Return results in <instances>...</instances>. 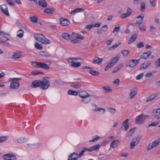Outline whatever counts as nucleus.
<instances>
[{"instance_id":"nucleus-54","label":"nucleus","mask_w":160,"mask_h":160,"mask_svg":"<svg viewBox=\"0 0 160 160\" xmlns=\"http://www.w3.org/2000/svg\"><path fill=\"white\" fill-rule=\"evenodd\" d=\"M159 122H153L152 124H149L148 125V127H152V126L155 127V126H157L159 124Z\"/></svg>"},{"instance_id":"nucleus-52","label":"nucleus","mask_w":160,"mask_h":160,"mask_svg":"<svg viewBox=\"0 0 160 160\" xmlns=\"http://www.w3.org/2000/svg\"><path fill=\"white\" fill-rule=\"evenodd\" d=\"M121 44V42H119L118 44L117 43L115 44V45H113L112 47L109 48L108 49L110 50H112L117 48L118 46L120 44Z\"/></svg>"},{"instance_id":"nucleus-13","label":"nucleus","mask_w":160,"mask_h":160,"mask_svg":"<svg viewBox=\"0 0 160 160\" xmlns=\"http://www.w3.org/2000/svg\"><path fill=\"white\" fill-rule=\"evenodd\" d=\"M132 12V11L131 9L129 8H128L127 9V12L125 13L122 14L120 16V18L122 19L126 18L131 15Z\"/></svg>"},{"instance_id":"nucleus-41","label":"nucleus","mask_w":160,"mask_h":160,"mask_svg":"<svg viewBox=\"0 0 160 160\" xmlns=\"http://www.w3.org/2000/svg\"><path fill=\"white\" fill-rule=\"evenodd\" d=\"M30 18L31 21L34 23H37L38 20V18L35 16L31 17Z\"/></svg>"},{"instance_id":"nucleus-21","label":"nucleus","mask_w":160,"mask_h":160,"mask_svg":"<svg viewBox=\"0 0 160 160\" xmlns=\"http://www.w3.org/2000/svg\"><path fill=\"white\" fill-rule=\"evenodd\" d=\"M21 56V52L17 51L13 53L12 58L14 59H16L19 58Z\"/></svg>"},{"instance_id":"nucleus-4","label":"nucleus","mask_w":160,"mask_h":160,"mask_svg":"<svg viewBox=\"0 0 160 160\" xmlns=\"http://www.w3.org/2000/svg\"><path fill=\"white\" fill-rule=\"evenodd\" d=\"M86 151L84 148L79 155L76 152H73L68 156V160H77L78 158L81 157Z\"/></svg>"},{"instance_id":"nucleus-38","label":"nucleus","mask_w":160,"mask_h":160,"mask_svg":"<svg viewBox=\"0 0 160 160\" xmlns=\"http://www.w3.org/2000/svg\"><path fill=\"white\" fill-rule=\"evenodd\" d=\"M150 31L151 32L152 34L155 35L156 32V28L152 25L150 26Z\"/></svg>"},{"instance_id":"nucleus-9","label":"nucleus","mask_w":160,"mask_h":160,"mask_svg":"<svg viewBox=\"0 0 160 160\" xmlns=\"http://www.w3.org/2000/svg\"><path fill=\"white\" fill-rule=\"evenodd\" d=\"M141 139V138L138 137L134 138L130 143V148L131 149L134 148L135 145H137Z\"/></svg>"},{"instance_id":"nucleus-44","label":"nucleus","mask_w":160,"mask_h":160,"mask_svg":"<svg viewBox=\"0 0 160 160\" xmlns=\"http://www.w3.org/2000/svg\"><path fill=\"white\" fill-rule=\"evenodd\" d=\"M100 145L98 144L96 145L92 146V151H97L98 150L99 148H100Z\"/></svg>"},{"instance_id":"nucleus-10","label":"nucleus","mask_w":160,"mask_h":160,"mask_svg":"<svg viewBox=\"0 0 160 160\" xmlns=\"http://www.w3.org/2000/svg\"><path fill=\"white\" fill-rule=\"evenodd\" d=\"M60 25L62 26H66L69 25L70 23L69 21L66 18H61L59 19Z\"/></svg>"},{"instance_id":"nucleus-49","label":"nucleus","mask_w":160,"mask_h":160,"mask_svg":"<svg viewBox=\"0 0 160 160\" xmlns=\"http://www.w3.org/2000/svg\"><path fill=\"white\" fill-rule=\"evenodd\" d=\"M8 138L7 136H2L0 137V143L6 141Z\"/></svg>"},{"instance_id":"nucleus-51","label":"nucleus","mask_w":160,"mask_h":160,"mask_svg":"<svg viewBox=\"0 0 160 160\" xmlns=\"http://www.w3.org/2000/svg\"><path fill=\"white\" fill-rule=\"evenodd\" d=\"M108 109L109 110V111L112 114H114L116 112V109L113 108H108Z\"/></svg>"},{"instance_id":"nucleus-43","label":"nucleus","mask_w":160,"mask_h":160,"mask_svg":"<svg viewBox=\"0 0 160 160\" xmlns=\"http://www.w3.org/2000/svg\"><path fill=\"white\" fill-rule=\"evenodd\" d=\"M7 40H9V39H8V38L5 37H2L1 38H0V43L1 44H2V43H3Z\"/></svg>"},{"instance_id":"nucleus-32","label":"nucleus","mask_w":160,"mask_h":160,"mask_svg":"<svg viewBox=\"0 0 160 160\" xmlns=\"http://www.w3.org/2000/svg\"><path fill=\"white\" fill-rule=\"evenodd\" d=\"M137 38V36L136 35H133L130 39L129 40L128 43L130 44L133 42Z\"/></svg>"},{"instance_id":"nucleus-26","label":"nucleus","mask_w":160,"mask_h":160,"mask_svg":"<svg viewBox=\"0 0 160 160\" xmlns=\"http://www.w3.org/2000/svg\"><path fill=\"white\" fill-rule=\"evenodd\" d=\"M158 93H155L154 94L151 95L148 98L146 101L147 102H148V101L152 100L157 97L158 96Z\"/></svg>"},{"instance_id":"nucleus-14","label":"nucleus","mask_w":160,"mask_h":160,"mask_svg":"<svg viewBox=\"0 0 160 160\" xmlns=\"http://www.w3.org/2000/svg\"><path fill=\"white\" fill-rule=\"evenodd\" d=\"M19 86L18 82H12L10 85V88L11 89H18Z\"/></svg>"},{"instance_id":"nucleus-46","label":"nucleus","mask_w":160,"mask_h":160,"mask_svg":"<svg viewBox=\"0 0 160 160\" xmlns=\"http://www.w3.org/2000/svg\"><path fill=\"white\" fill-rule=\"evenodd\" d=\"M11 154L8 153L3 155V158L5 160H9Z\"/></svg>"},{"instance_id":"nucleus-31","label":"nucleus","mask_w":160,"mask_h":160,"mask_svg":"<svg viewBox=\"0 0 160 160\" xmlns=\"http://www.w3.org/2000/svg\"><path fill=\"white\" fill-rule=\"evenodd\" d=\"M44 12L47 13L52 14L53 12V9L52 8H47L44 10Z\"/></svg>"},{"instance_id":"nucleus-24","label":"nucleus","mask_w":160,"mask_h":160,"mask_svg":"<svg viewBox=\"0 0 160 160\" xmlns=\"http://www.w3.org/2000/svg\"><path fill=\"white\" fill-rule=\"evenodd\" d=\"M123 64L122 63L118 64L117 67L114 69L112 71V72L115 73L120 70L123 67Z\"/></svg>"},{"instance_id":"nucleus-29","label":"nucleus","mask_w":160,"mask_h":160,"mask_svg":"<svg viewBox=\"0 0 160 160\" xmlns=\"http://www.w3.org/2000/svg\"><path fill=\"white\" fill-rule=\"evenodd\" d=\"M39 55L42 56L46 57H50L51 55L50 54L44 51H41L39 52Z\"/></svg>"},{"instance_id":"nucleus-12","label":"nucleus","mask_w":160,"mask_h":160,"mask_svg":"<svg viewBox=\"0 0 160 160\" xmlns=\"http://www.w3.org/2000/svg\"><path fill=\"white\" fill-rule=\"evenodd\" d=\"M1 9L2 12L4 14L7 16H9L10 15L8 12V9L7 6L3 4L1 6Z\"/></svg>"},{"instance_id":"nucleus-37","label":"nucleus","mask_w":160,"mask_h":160,"mask_svg":"<svg viewBox=\"0 0 160 160\" xmlns=\"http://www.w3.org/2000/svg\"><path fill=\"white\" fill-rule=\"evenodd\" d=\"M35 47L37 49L42 50V44H39L38 42H36L34 44Z\"/></svg>"},{"instance_id":"nucleus-33","label":"nucleus","mask_w":160,"mask_h":160,"mask_svg":"<svg viewBox=\"0 0 160 160\" xmlns=\"http://www.w3.org/2000/svg\"><path fill=\"white\" fill-rule=\"evenodd\" d=\"M81 65V63L80 62H73L71 64V66L73 68H78L80 67Z\"/></svg>"},{"instance_id":"nucleus-15","label":"nucleus","mask_w":160,"mask_h":160,"mask_svg":"<svg viewBox=\"0 0 160 160\" xmlns=\"http://www.w3.org/2000/svg\"><path fill=\"white\" fill-rule=\"evenodd\" d=\"M128 120L129 119H127L123 122L122 123L123 126L122 127V130L124 129L125 131L128 130L129 126Z\"/></svg>"},{"instance_id":"nucleus-36","label":"nucleus","mask_w":160,"mask_h":160,"mask_svg":"<svg viewBox=\"0 0 160 160\" xmlns=\"http://www.w3.org/2000/svg\"><path fill=\"white\" fill-rule=\"evenodd\" d=\"M84 11V9L82 8H77L75 9L74 10L72 11L70 13L73 14L76 12H82Z\"/></svg>"},{"instance_id":"nucleus-39","label":"nucleus","mask_w":160,"mask_h":160,"mask_svg":"<svg viewBox=\"0 0 160 160\" xmlns=\"http://www.w3.org/2000/svg\"><path fill=\"white\" fill-rule=\"evenodd\" d=\"M82 99L81 100L82 102L85 104H87L90 102L91 100V99L88 98H82Z\"/></svg>"},{"instance_id":"nucleus-25","label":"nucleus","mask_w":160,"mask_h":160,"mask_svg":"<svg viewBox=\"0 0 160 160\" xmlns=\"http://www.w3.org/2000/svg\"><path fill=\"white\" fill-rule=\"evenodd\" d=\"M108 30V26L105 25L103 26L102 28L101 29L99 30L98 31V33L100 34L102 32H106Z\"/></svg>"},{"instance_id":"nucleus-40","label":"nucleus","mask_w":160,"mask_h":160,"mask_svg":"<svg viewBox=\"0 0 160 160\" xmlns=\"http://www.w3.org/2000/svg\"><path fill=\"white\" fill-rule=\"evenodd\" d=\"M71 86L76 89H78L82 87V85L80 83H78L77 84L72 85Z\"/></svg>"},{"instance_id":"nucleus-2","label":"nucleus","mask_w":160,"mask_h":160,"mask_svg":"<svg viewBox=\"0 0 160 160\" xmlns=\"http://www.w3.org/2000/svg\"><path fill=\"white\" fill-rule=\"evenodd\" d=\"M50 82L46 79L43 78L41 80H36L33 81L31 87L35 88L38 87H41L42 89H46L50 86Z\"/></svg>"},{"instance_id":"nucleus-35","label":"nucleus","mask_w":160,"mask_h":160,"mask_svg":"<svg viewBox=\"0 0 160 160\" xmlns=\"http://www.w3.org/2000/svg\"><path fill=\"white\" fill-rule=\"evenodd\" d=\"M119 58L117 57H115L113 58L111 61V62H112L113 65L116 63L119 60Z\"/></svg>"},{"instance_id":"nucleus-48","label":"nucleus","mask_w":160,"mask_h":160,"mask_svg":"<svg viewBox=\"0 0 160 160\" xmlns=\"http://www.w3.org/2000/svg\"><path fill=\"white\" fill-rule=\"evenodd\" d=\"M130 52L128 50H125L122 51V53L124 56H127L129 53Z\"/></svg>"},{"instance_id":"nucleus-5","label":"nucleus","mask_w":160,"mask_h":160,"mask_svg":"<svg viewBox=\"0 0 160 160\" xmlns=\"http://www.w3.org/2000/svg\"><path fill=\"white\" fill-rule=\"evenodd\" d=\"M150 116L148 115H145L142 113L137 117L135 120V122L136 124H141L143 123L144 121L147 119L149 118Z\"/></svg>"},{"instance_id":"nucleus-22","label":"nucleus","mask_w":160,"mask_h":160,"mask_svg":"<svg viewBox=\"0 0 160 160\" xmlns=\"http://www.w3.org/2000/svg\"><path fill=\"white\" fill-rule=\"evenodd\" d=\"M119 141L118 140L113 141L110 144V147L112 148H116L118 147Z\"/></svg>"},{"instance_id":"nucleus-59","label":"nucleus","mask_w":160,"mask_h":160,"mask_svg":"<svg viewBox=\"0 0 160 160\" xmlns=\"http://www.w3.org/2000/svg\"><path fill=\"white\" fill-rule=\"evenodd\" d=\"M144 43L142 42H140L138 44V47L139 48H141L144 47Z\"/></svg>"},{"instance_id":"nucleus-23","label":"nucleus","mask_w":160,"mask_h":160,"mask_svg":"<svg viewBox=\"0 0 160 160\" xmlns=\"http://www.w3.org/2000/svg\"><path fill=\"white\" fill-rule=\"evenodd\" d=\"M103 60V59L99 58L96 56L94 58L92 62L93 63H96L100 64L102 62Z\"/></svg>"},{"instance_id":"nucleus-30","label":"nucleus","mask_w":160,"mask_h":160,"mask_svg":"<svg viewBox=\"0 0 160 160\" xmlns=\"http://www.w3.org/2000/svg\"><path fill=\"white\" fill-rule=\"evenodd\" d=\"M68 93L70 95L77 96L78 95V92L77 91L70 90L68 91Z\"/></svg>"},{"instance_id":"nucleus-63","label":"nucleus","mask_w":160,"mask_h":160,"mask_svg":"<svg viewBox=\"0 0 160 160\" xmlns=\"http://www.w3.org/2000/svg\"><path fill=\"white\" fill-rule=\"evenodd\" d=\"M147 68V67L146 65V64L145 63H142L140 69H145Z\"/></svg>"},{"instance_id":"nucleus-18","label":"nucleus","mask_w":160,"mask_h":160,"mask_svg":"<svg viewBox=\"0 0 160 160\" xmlns=\"http://www.w3.org/2000/svg\"><path fill=\"white\" fill-rule=\"evenodd\" d=\"M152 52L151 51H149L146 52H145L141 56L140 59H143L145 60L149 57L152 54Z\"/></svg>"},{"instance_id":"nucleus-28","label":"nucleus","mask_w":160,"mask_h":160,"mask_svg":"<svg viewBox=\"0 0 160 160\" xmlns=\"http://www.w3.org/2000/svg\"><path fill=\"white\" fill-rule=\"evenodd\" d=\"M146 2H141L140 4V9L142 12L144 11L146 8Z\"/></svg>"},{"instance_id":"nucleus-1","label":"nucleus","mask_w":160,"mask_h":160,"mask_svg":"<svg viewBox=\"0 0 160 160\" xmlns=\"http://www.w3.org/2000/svg\"><path fill=\"white\" fill-rule=\"evenodd\" d=\"M62 36L64 39L66 40H68L71 38H74V39L71 40V42L73 43H79L80 42L78 40V39L83 40L85 39L84 37L74 32H73L72 35L67 33H63L62 34Z\"/></svg>"},{"instance_id":"nucleus-11","label":"nucleus","mask_w":160,"mask_h":160,"mask_svg":"<svg viewBox=\"0 0 160 160\" xmlns=\"http://www.w3.org/2000/svg\"><path fill=\"white\" fill-rule=\"evenodd\" d=\"M34 2L44 8H46L47 6V3L45 0H34Z\"/></svg>"},{"instance_id":"nucleus-8","label":"nucleus","mask_w":160,"mask_h":160,"mask_svg":"<svg viewBox=\"0 0 160 160\" xmlns=\"http://www.w3.org/2000/svg\"><path fill=\"white\" fill-rule=\"evenodd\" d=\"M82 69H89V72L92 75L94 76H97L99 75V72L94 71V70H93L92 69V68L90 67H88V66H84V67L82 68Z\"/></svg>"},{"instance_id":"nucleus-47","label":"nucleus","mask_w":160,"mask_h":160,"mask_svg":"<svg viewBox=\"0 0 160 160\" xmlns=\"http://www.w3.org/2000/svg\"><path fill=\"white\" fill-rule=\"evenodd\" d=\"M135 129V127L131 129L128 132V135L129 136H131L134 132Z\"/></svg>"},{"instance_id":"nucleus-64","label":"nucleus","mask_w":160,"mask_h":160,"mask_svg":"<svg viewBox=\"0 0 160 160\" xmlns=\"http://www.w3.org/2000/svg\"><path fill=\"white\" fill-rule=\"evenodd\" d=\"M155 65L158 67H160V58L158 59L155 62Z\"/></svg>"},{"instance_id":"nucleus-27","label":"nucleus","mask_w":160,"mask_h":160,"mask_svg":"<svg viewBox=\"0 0 160 160\" xmlns=\"http://www.w3.org/2000/svg\"><path fill=\"white\" fill-rule=\"evenodd\" d=\"M27 140V139L25 138L21 137L17 139V141L18 143H21L25 142Z\"/></svg>"},{"instance_id":"nucleus-3","label":"nucleus","mask_w":160,"mask_h":160,"mask_svg":"<svg viewBox=\"0 0 160 160\" xmlns=\"http://www.w3.org/2000/svg\"><path fill=\"white\" fill-rule=\"evenodd\" d=\"M34 37L37 41L44 44H47L50 43V41L42 34H35L34 35Z\"/></svg>"},{"instance_id":"nucleus-42","label":"nucleus","mask_w":160,"mask_h":160,"mask_svg":"<svg viewBox=\"0 0 160 160\" xmlns=\"http://www.w3.org/2000/svg\"><path fill=\"white\" fill-rule=\"evenodd\" d=\"M102 88L104 90V92L105 93L109 92L112 91V89L108 87H103Z\"/></svg>"},{"instance_id":"nucleus-57","label":"nucleus","mask_w":160,"mask_h":160,"mask_svg":"<svg viewBox=\"0 0 160 160\" xmlns=\"http://www.w3.org/2000/svg\"><path fill=\"white\" fill-rule=\"evenodd\" d=\"M143 76V73H141L140 74H139V75H138L136 77V79L138 80H140L141 79L142 77V76Z\"/></svg>"},{"instance_id":"nucleus-61","label":"nucleus","mask_w":160,"mask_h":160,"mask_svg":"<svg viewBox=\"0 0 160 160\" xmlns=\"http://www.w3.org/2000/svg\"><path fill=\"white\" fill-rule=\"evenodd\" d=\"M120 27L119 26L117 27L116 26L114 29L113 32L114 33L115 32H118L120 30Z\"/></svg>"},{"instance_id":"nucleus-19","label":"nucleus","mask_w":160,"mask_h":160,"mask_svg":"<svg viewBox=\"0 0 160 160\" xmlns=\"http://www.w3.org/2000/svg\"><path fill=\"white\" fill-rule=\"evenodd\" d=\"M138 90L136 88H134L132 89L130 94V97L131 98H133L137 94Z\"/></svg>"},{"instance_id":"nucleus-62","label":"nucleus","mask_w":160,"mask_h":160,"mask_svg":"<svg viewBox=\"0 0 160 160\" xmlns=\"http://www.w3.org/2000/svg\"><path fill=\"white\" fill-rule=\"evenodd\" d=\"M93 24H91L89 25L86 26V28L90 30L93 27Z\"/></svg>"},{"instance_id":"nucleus-20","label":"nucleus","mask_w":160,"mask_h":160,"mask_svg":"<svg viewBox=\"0 0 160 160\" xmlns=\"http://www.w3.org/2000/svg\"><path fill=\"white\" fill-rule=\"evenodd\" d=\"M144 17V15L142 14V15H139L137 17V19L136 23L139 25L142 24L143 22V19Z\"/></svg>"},{"instance_id":"nucleus-53","label":"nucleus","mask_w":160,"mask_h":160,"mask_svg":"<svg viewBox=\"0 0 160 160\" xmlns=\"http://www.w3.org/2000/svg\"><path fill=\"white\" fill-rule=\"evenodd\" d=\"M7 2L10 6H14L15 3L13 0H7Z\"/></svg>"},{"instance_id":"nucleus-58","label":"nucleus","mask_w":160,"mask_h":160,"mask_svg":"<svg viewBox=\"0 0 160 160\" xmlns=\"http://www.w3.org/2000/svg\"><path fill=\"white\" fill-rule=\"evenodd\" d=\"M9 160H16V158L15 155L11 154Z\"/></svg>"},{"instance_id":"nucleus-6","label":"nucleus","mask_w":160,"mask_h":160,"mask_svg":"<svg viewBox=\"0 0 160 160\" xmlns=\"http://www.w3.org/2000/svg\"><path fill=\"white\" fill-rule=\"evenodd\" d=\"M32 63L34 67H38L47 70L49 69V66L46 63L37 62H32Z\"/></svg>"},{"instance_id":"nucleus-45","label":"nucleus","mask_w":160,"mask_h":160,"mask_svg":"<svg viewBox=\"0 0 160 160\" xmlns=\"http://www.w3.org/2000/svg\"><path fill=\"white\" fill-rule=\"evenodd\" d=\"M112 63L111 62L109 63L105 67V70L106 71L108 70L110 68L112 67L113 66V65Z\"/></svg>"},{"instance_id":"nucleus-50","label":"nucleus","mask_w":160,"mask_h":160,"mask_svg":"<svg viewBox=\"0 0 160 160\" xmlns=\"http://www.w3.org/2000/svg\"><path fill=\"white\" fill-rule=\"evenodd\" d=\"M102 110L103 111V113H104L105 112V110L104 109L101 108H96L95 109L93 110V111L94 112L100 111Z\"/></svg>"},{"instance_id":"nucleus-56","label":"nucleus","mask_w":160,"mask_h":160,"mask_svg":"<svg viewBox=\"0 0 160 160\" xmlns=\"http://www.w3.org/2000/svg\"><path fill=\"white\" fill-rule=\"evenodd\" d=\"M138 27L139 29L142 31H145L146 30V28H144L143 25H140V24L138 25Z\"/></svg>"},{"instance_id":"nucleus-55","label":"nucleus","mask_w":160,"mask_h":160,"mask_svg":"<svg viewBox=\"0 0 160 160\" xmlns=\"http://www.w3.org/2000/svg\"><path fill=\"white\" fill-rule=\"evenodd\" d=\"M42 73H43L42 72H39L37 70L33 71L32 72V74L33 75H38Z\"/></svg>"},{"instance_id":"nucleus-16","label":"nucleus","mask_w":160,"mask_h":160,"mask_svg":"<svg viewBox=\"0 0 160 160\" xmlns=\"http://www.w3.org/2000/svg\"><path fill=\"white\" fill-rule=\"evenodd\" d=\"M79 96L82 98H88L90 96V94L85 91H79L78 92Z\"/></svg>"},{"instance_id":"nucleus-34","label":"nucleus","mask_w":160,"mask_h":160,"mask_svg":"<svg viewBox=\"0 0 160 160\" xmlns=\"http://www.w3.org/2000/svg\"><path fill=\"white\" fill-rule=\"evenodd\" d=\"M23 33V31L22 29L19 30L17 32V36L20 38L22 37Z\"/></svg>"},{"instance_id":"nucleus-17","label":"nucleus","mask_w":160,"mask_h":160,"mask_svg":"<svg viewBox=\"0 0 160 160\" xmlns=\"http://www.w3.org/2000/svg\"><path fill=\"white\" fill-rule=\"evenodd\" d=\"M140 60V58L138 59H132L130 60V65L129 66L130 68H132L136 65Z\"/></svg>"},{"instance_id":"nucleus-7","label":"nucleus","mask_w":160,"mask_h":160,"mask_svg":"<svg viewBox=\"0 0 160 160\" xmlns=\"http://www.w3.org/2000/svg\"><path fill=\"white\" fill-rule=\"evenodd\" d=\"M160 143V138L155 139L153 142L150 143L148 146L147 150L149 151L154 148L156 147Z\"/></svg>"},{"instance_id":"nucleus-60","label":"nucleus","mask_w":160,"mask_h":160,"mask_svg":"<svg viewBox=\"0 0 160 160\" xmlns=\"http://www.w3.org/2000/svg\"><path fill=\"white\" fill-rule=\"evenodd\" d=\"M0 35L6 36H9V34L4 32L0 31Z\"/></svg>"}]
</instances>
